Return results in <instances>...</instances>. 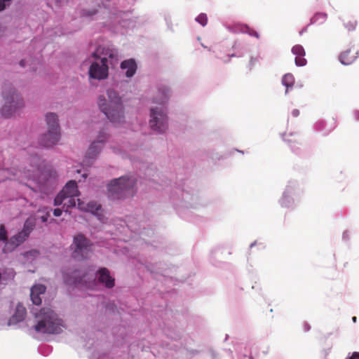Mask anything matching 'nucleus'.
Wrapping results in <instances>:
<instances>
[{"label":"nucleus","instance_id":"obj_1","mask_svg":"<svg viewBox=\"0 0 359 359\" xmlns=\"http://www.w3.org/2000/svg\"><path fill=\"white\" fill-rule=\"evenodd\" d=\"M32 161L36 165H31L30 169L25 171V177L35 182L39 192L45 194H50L53 191L57 184V175L56 171L51 169H41V160L37 156L32 158Z\"/></svg>","mask_w":359,"mask_h":359},{"label":"nucleus","instance_id":"obj_2","mask_svg":"<svg viewBox=\"0 0 359 359\" xmlns=\"http://www.w3.org/2000/svg\"><path fill=\"white\" fill-rule=\"evenodd\" d=\"M108 100L103 95L98 97V106L107 118L115 124L123 121V107L117 93L109 89L107 92Z\"/></svg>","mask_w":359,"mask_h":359},{"label":"nucleus","instance_id":"obj_3","mask_svg":"<svg viewBox=\"0 0 359 359\" xmlns=\"http://www.w3.org/2000/svg\"><path fill=\"white\" fill-rule=\"evenodd\" d=\"M36 317L39 318L34 325L37 332L43 334H58L62 330L61 320L58 319L56 313L49 308H43Z\"/></svg>","mask_w":359,"mask_h":359},{"label":"nucleus","instance_id":"obj_4","mask_svg":"<svg viewBox=\"0 0 359 359\" xmlns=\"http://www.w3.org/2000/svg\"><path fill=\"white\" fill-rule=\"evenodd\" d=\"M2 96L4 103L1 113L6 118L13 116L24 106L22 98L10 83H6L3 87Z\"/></svg>","mask_w":359,"mask_h":359},{"label":"nucleus","instance_id":"obj_5","mask_svg":"<svg viewBox=\"0 0 359 359\" xmlns=\"http://www.w3.org/2000/svg\"><path fill=\"white\" fill-rule=\"evenodd\" d=\"M48 131L39 138V144L44 147H52L60 138V126L57 116L53 113H48L46 116Z\"/></svg>","mask_w":359,"mask_h":359},{"label":"nucleus","instance_id":"obj_6","mask_svg":"<svg viewBox=\"0 0 359 359\" xmlns=\"http://www.w3.org/2000/svg\"><path fill=\"white\" fill-rule=\"evenodd\" d=\"M135 180L127 177H121L111 180L108 186V192L112 199H121L133 196Z\"/></svg>","mask_w":359,"mask_h":359},{"label":"nucleus","instance_id":"obj_7","mask_svg":"<svg viewBox=\"0 0 359 359\" xmlns=\"http://www.w3.org/2000/svg\"><path fill=\"white\" fill-rule=\"evenodd\" d=\"M35 226L36 218L34 217H28L23 224L22 229L8 239L6 243L5 248L9 251L15 249L27 241Z\"/></svg>","mask_w":359,"mask_h":359},{"label":"nucleus","instance_id":"obj_8","mask_svg":"<svg viewBox=\"0 0 359 359\" xmlns=\"http://www.w3.org/2000/svg\"><path fill=\"white\" fill-rule=\"evenodd\" d=\"M92 243L84 235L79 233L74 238L72 256L78 260L85 259L91 251Z\"/></svg>","mask_w":359,"mask_h":359},{"label":"nucleus","instance_id":"obj_9","mask_svg":"<svg viewBox=\"0 0 359 359\" xmlns=\"http://www.w3.org/2000/svg\"><path fill=\"white\" fill-rule=\"evenodd\" d=\"M151 119L149 126L151 128L158 133H164L168 128L167 116L162 108L158 107L151 108L150 111Z\"/></svg>","mask_w":359,"mask_h":359},{"label":"nucleus","instance_id":"obj_10","mask_svg":"<svg viewBox=\"0 0 359 359\" xmlns=\"http://www.w3.org/2000/svg\"><path fill=\"white\" fill-rule=\"evenodd\" d=\"M79 194V191L76 182L75 180H70L55 198L54 205H60L68 197L78 196Z\"/></svg>","mask_w":359,"mask_h":359},{"label":"nucleus","instance_id":"obj_11","mask_svg":"<svg viewBox=\"0 0 359 359\" xmlns=\"http://www.w3.org/2000/svg\"><path fill=\"white\" fill-rule=\"evenodd\" d=\"M107 58L103 57L101 58L100 63L95 62L92 63L89 69L90 77L95 79H104L108 76Z\"/></svg>","mask_w":359,"mask_h":359},{"label":"nucleus","instance_id":"obj_12","mask_svg":"<svg viewBox=\"0 0 359 359\" xmlns=\"http://www.w3.org/2000/svg\"><path fill=\"white\" fill-rule=\"evenodd\" d=\"M78 208L85 212H89L93 215H95L101 222H104L105 218L102 215V209L100 204H98L95 201H90L88 203H85L80 199L77 200Z\"/></svg>","mask_w":359,"mask_h":359},{"label":"nucleus","instance_id":"obj_13","mask_svg":"<svg viewBox=\"0 0 359 359\" xmlns=\"http://www.w3.org/2000/svg\"><path fill=\"white\" fill-rule=\"evenodd\" d=\"M107 134L102 131L97 136V140L93 142L88 149L86 153L85 161H87L88 158H94L99 154L102 144L107 139Z\"/></svg>","mask_w":359,"mask_h":359},{"label":"nucleus","instance_id":"obj_14","mask_svg":"<svg viewBox=\"0 0 359 359\" xmlns=\"http://www.w3.org/2000/svg\"><path fill=\"white\" fill-rule=\"evenodd\" d=\"M98 281L104 285L107 288H112L115 285V280L110 275L109 271L107 268H101L97 271Z\"/></svg>","mask_w":359,"mask_h":359},{"label":"nucleus","instance_id":"obj_15","mask_svg":"<svg viewBox=\"0 0 359 359\" xmlns=\"http://www.w3.org/2000/svg\"><path fill=\"white\" fill-rule=\"evenodd\" d=\"M358 51L354 48H350L342 52L339 56L340 62L345 65L352 64L358 57Z\"/></svg>","mask_w":359,"mask_h":359},{"label":"nucleus","instance_id":"obj_16","mask_svg":"<svg viewBox=\"0 0 359 359\" xmlns=\"http://www.w3.org/2000/svg\"><path fill=\"white\" fill-rule=\"evenodd\" d=\"M46 287L41 284L34 285L31 288L30 297L32 303L35 305H40L42 302L41 294H43L46 292Z\"/></svg>","mask_w":359,"mask_h":359},{"label":"nucleus","instance_id":"obj_17","mask_svg":"<svg viewBox=\"0 0 359 359\" xmlns=\"http://www.w3.org/2000/svg\"><path fill=\"white\" fill-rule=\"evenodd\" d=\"M27 314V311L25 307L20 303H18L15 307V311L14 314L9 320V325L15 324L22 321Z\"/></svg>","mask_w":359,"mask_h":359},{"label":"nucleus","instance_id":"obj_18","mask_svg":"<svg viewBox=\"0 0 359 359\" xmlns=\"http://www.w3.org/2000/svg\"><path fill=\"white\" fill-rule=\"evenodd\" d=\"M292 52L296 55L295 64L297 66L303 67L306 65V60L304 58L305 50L301 45H295L292 48Z\"/></svg>","mask_w":359,"mask_h":359},{"label":"nucleus","instance_id":"obj_19","mask_svg":"<svg viewBox=\"0 0 359 359\" xmlns=\"http://www.w3.org/2000/svg\"><path fill=\"white\" fill-rule=\"evenodd\" d=\"M121 68L123 70L126 69V76L128 78L132 77L136 72L137 64L133 59L124 60L121 64Z\"/></svg>","mask_w":359,"mask_h":359},{"label":"nucleus","instance_id":"obj_20","mask_svg":"<svg viewBox=\"0 0 359 359\" xmlns=\"http://www.w3.org/2000/svg\"><path fill=\"white\" fill-rule=\"evenodd\" d=\"M86 275L82 273L80 270L74 271L72 273V275L69 276H67L65 278V281L69 283H74L75 285H79L84 282V278H86Z\"/></svg>","mask_w":359,"mask_h":359},{"label":"nucleus","instance_id":"obj_21","mask_svg":"<svg viewBox=\"0 0 359 359\" xmlns=\"http://www.w3.org/2000/svg\"><path fill=\"white\" fill-rule=\"evenodd\" d=\"M327 18V14L323 12L316 13L311 18V22L312 24L321 25L324 23Z\"/></svg>","mask_w":359,"mask_h":359},{"label":"nucleus","instance_id":"obj_22","mask_svg":"<svg viewBox=\"0 0 359 359\" xmlns=\"http://www.w3.org/2000/svg\"><path fill=\"white\" fill-rule=\"evenodd\" d=\"M282 83L287 88L285 93L290 88H292L294 83V78L292 74H286L282 79Z\"/></svg>","mask_w":359,"mask_h":359},{"label":"nucleus","instance_id":"obj_23","mask_svg":"<svg viewBox=\"0 0 359 359\" xmlns=\"http://www.w3.org/2000/svg\"><path fill=\"white\" fill-rule=\"evenodd\" d=\"M228 29L234 32H241L243 33L247 32L250 30V27L248 25L241 23H235L233 25H230L228 26Z\"/></svg>","mask_w":359,"mask_h":359},{"label":"nucleus","instance_id":"obj_24","mask_svg":"<svg viewBox=\"0 0 359 359\" xmlns=\"http://www.w3.org/2000/svg\"><path fill=\"white\" fill-rule=\"evenodd\" d=\"M344 25L348 31H352L355 29L357 22L353 19H347L344 21Z\"/></svg>","mask_w":359,"mask_h":359},{"label":"nucleus","instance_id":"obj_25","mask_svg":"<svg viewBox=\"0 0 359 359\" xmlns=\"http://www.w3.org/2000/svg\"><path fill=\"white\" fill-rule=\"evenodd\" d=\"M75 196L68 197L63 203V207L72 208L76 205V201L74 198Z\"/></svg>","mask_w":359,"mask_h":359},{"label":"nucleus","instance_id":"obj_26","mask_svg":"<svg viewBox=\"0 0 359 359\" xmlns=\"http://www.w3.org/2000/svg\"><path fill=\"white\" fill-rule=\"evenodd\" d=\"M0 241H8L7 231L4 224H0Z\"/></svg>","mask_w":359,"mask_h":359},{"label":"nucleus","instance_id":"obj_27","mask_svg":"<svg viewBox=\"0 0 359 359\" xmlns=\"http://www.w3.org/2000/svg\"><path fill=\"white\" fill-rule=\"evenodd\" d=\"M196 21L200 23L202 26H205L207 25V22H208V18H207V15L204 13H201L200 14L197 18H196Z\"/></svg>","mask_w":359,"mask_h":359},{"label":"nucleus","instance_id":"obj_28","mask_svg":"<svg viewBox=\"0 0 359 359\" xmlns=\"http://www.w3.org/2000/svg\"><path fill=\"white\" fill-rule=\"evenodd\" d=\"M12 0H0V12L3 11L7 6L10 5Z\"/></svg>","mask_w":359,"mask_h":359},{"label":"nucleus","instance_id":"obj_29","mask_svg":"<svg viewBox=\"0 0 359 359\" xmlns=\"http://www.w3.org/2000/svg\"><path fill=\"white\" fill-rule=\"evenodd\" d=\"M246 33L249 34L251 36H255L256 38H259L258 33L256 31H255L250 28V30L248 32H247Z\"/></svg>","mask_w":359,"mask_h":359},{"label":"nucleus","instance_id":"obj_30","mask_svg":"<svg viewBox=\"0 0 359 359\" xmlns=\"http://www.w3.org/2000/svg\"><path fill=\"white\" fill-rule=\"evenodd\" d=\"M62 210L60 208H55L53 210V215L55 217H60L62 215Z\"/></svg>","mask_w":359,"mask_h":359},{"label":"nucleus","instance_id":"obj_31","mask_svg":"<svg viewBox=\"0 0 359 359\" xmlns=\"http://www.w3.org/2000/svg\"><path fill=\"white\" fill-rule=\"evenodd\" d=\"M300 112L299 111V109H294L292 111V115L294 116V117H297L299 116Z\"/></svg>","mask_w":359,"mask_h":359},{"label":"nucleus","instance_id":"obj_32","mask_svg":"<svg viewBox=\"0 0 359 359\" xmlns=\"http://www.w3.org/2000/svg\"><path fill=\"white\" fill-rule=\"evenodd\" d=\"M48 214L41 216V219L43 222H46L48 220Z\"/></svg>","mask_w":359,"mask_h":359},{"label":"nucleus","instance_id":"obj_33","mask_svg":"<svg viewBox=\"0 0 359 359\" xmlns=\"http://www.w3.org/2000/svg\"><path fill=\"white\" fill-rule=\"evenodd\" d=\"M107 55H108V57L111 59H113L115 57V55L112 51H110L109 53H107Z\"/></svg>","mask_w":359,"mask_h":359},{"label":"nucleus","instance_id":"obj_34","mask_svg":"<svg viewBox=\"0 0 359 359\" xmlns=\"http://www.w3.org/2000/svg\"><path fill=\"white\" fill-rule=\"evenodd\" d=\"M20 65L22 66V67H25V61L24 60H22L20 62Z\"/></svg>","mask_w":359,"mask_h":359},{"label":"nucleus","instance_id":"obj_35","mask_svg":"<svg viewBox=\"0 0 359 359\" xmlns=\"http://www.w3.org/2000/svg\"><path fill=\"white\" fill-rule=\"evenodd\" d=\"M284 140H285L286 142H290V140H289L286 135L285 136Z\"/></svg>","mask_w":359,"mask_h":359},{"label":"nucleus","instance_id":"obj_36","mask_svg":"<svg viewBox=\"0 0 359 359\" xmlns=\"http://www.w3.org/2000/svg\"><path fill=\"white\" fill-rule=\"evenodd\" d=\"M93 56L94 57H95V58H97V57H97V53H94L93 54Z\"/></svg>","mask_w":359,"mask_h":359},{"label":"nucleus","instance_id":"obj_37","mask_svg":"<svg viewBox=\"0 0 359 359\" xmlns=\"http://www.w3.org/2000/svg\"><path fill=\"white\" fill-rule=\"evenodd\" d=\"M352 319H353V322H355V323L356 322V320H357L356 317L354 316V317H353Z\"/></svg>","mask_w":359,"mask_h":359},{"label":"nucleus","instance_id":"obj_38","mask_svg":"<svg viewBox=\"0 0 359 359\" xmlns=\"http://www.w3.org/2000/svg\"><path fill=\"white\" fill-rule=\"evenodd\" d=\"M355 114L357 115V118L359 120V112H356Z\"/></svg>","mask_w":359,"mask_h":359}]
</instances>
